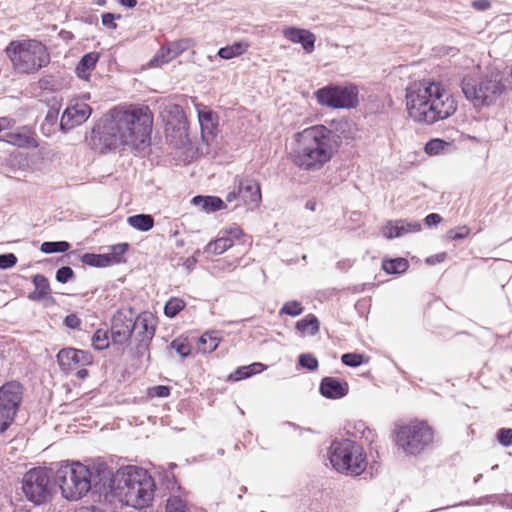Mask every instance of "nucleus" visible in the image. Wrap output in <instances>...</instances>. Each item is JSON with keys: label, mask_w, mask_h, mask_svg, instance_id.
<instances>
[{"label": "nucleus", "mask_w": 512, "mask_h": 512, "mask_svg": "<svg viewBox=\"0 0 512 512\" xmlns=\"http://www.w3.org/2000/svg\"><path fill=\"white\" fill-rule=\"evenodd\" d=\"M344 430L346 435L364 439L369 445H372L377 438L375 430L368 427L362 420L348 421L344 426Z\"/></svg>", "instance_id": "obj_23"}, {"label": "nucleus", "mask_w": 512, "mask_h": 512, "mask_svg": "<svg viewBox=\"0 0 512 512\" xmlns=\"http://www.w3.org/2000/svg\"><path fill=\"white\" fill-rule=\"evenodd\" d=\"M63 324L69 329L79 330L81 326V320L75 313H70L64 317Z\"/></svg>", "instance_id": "obj_58"}, {"label": "nucleus", "mask_w": 512, "mask_h": 512, "mask_svg": "<svg viewBox=\"0 0 512 512\" xmlns=\"http://www.w3.org/2000/svg\"><path fill=\"white\" fill-rule=\"evenodd\" d=\"M496 439L503 447L512 445V428H500L496 433Z\"/></svg>", "instance_id": "obj_55"}, {"label": "nucleus", "mask_w": 512, "mask_h": 512, "mask_svg": "<svg viewBox=\"0 0 512 512\" xmlns=\"http://www.w3.org/2000/svg\"><path fill=\"white\" fill-rule=\"evenodd\" d=\"M165 134L166 138L174 147H186L190 144L187 118L176 122H165Z\"/></svg>", "instance_id": "obj_20"}, {"label": "nucleus", "mask_w": 512, "mask_h": 512, "mask_svg": "<svg viewBox=\"0 0 512 512\" xmlns=\"http://www.w3.org/2000/svg\"><path fill=\"white\" fill-rule=\"evenodd\" d=\"M190 42V39H180L163 45L149 61V66L158 67L172 61L189 48Z\"/></svg>", "instance_id": "obj_17"}, {"label": "nucleus", "mask_w": 512, "mask_h": 512, "mask_svg": "<svg viewBox=\"0 0 512 512\" xmlns=\"http://www.w3.org/2000/svg\"><path fill=\"white\" fill-rule=\"evenodd\" d=\"M450 144L440 138L430 139L424 146V151L429 156H435L444 151Z\"/></svg>", "instance_id": "obj_43"}, {"label": "nucleus", "mask_w": 512, "mask_h": 512, "mask_svg": "<svg viewBox=\"0 0 512 512\" xmlns=\"http://www.w3.org/2000/svg\"><path fill=\"white\" fill-rule=\"evenodd\" d=\"M101 54L93 51L84 54L76 65L75 73L81 80L88 81L91 77V72L95 69Z\"/></svg>", "instance_id": "obj_25"}, {"label": "nucleus", "mask_w": 512, "mask_h": 512, "mask_svg": "<svg viewBox=\"0 0 512 512\" xmlns=\"http://www.w3.org/2000/svg\"><path fill=\"white\" fill-rule=\"evenodd\" d=\"M165 112L167 113V119L165 122H176L187 118L183 107L179 104H169L165 108Z\"/></svg>", "instance_id": "obj_47"}, {"label": "nucleus", "mask_w": 512, "mask_h": 512, "mask_svg": "<svg viewBox=\"0 0 512 512\" xmlns=\"http://www.w3.org/2000/svg\"><path fill=\"white\" fill-rule=\"evenodd\" d=\"M56 479L60 482L62 496L79 500L88 492L100 497L125 498L135 508H144L153 500L155 484L144 468L127 465L116 471L100 459L91 464L66 462L58 467Z\"/></svg>", "instance_id": "obj_1"}, {"label": "nucleus", "mask_w": 512, "mask_h": 512, "mask_svg": "<svg viewBox=\"0 0 512 512\" xmlns=\"http://www.w3.org/2000/svg\"><path fill=\"white\" fill-rule=\"evenodd\" d=\"M249 48V44L245 41H236L231 45H227L225 47H221L217 55L225 60H230L235 57L243 55L247 49Z\"/></svg>", "instance_id": "obj_32"}, {"label": "nucleus", "mask_w": 512, "mask_h": 512, "mask_svg": "<svg viewBox=\"0 0 512 512\" xmlns=\"http://www.w3.org/2000/svg\"><path fill=\"white\" fill-rule=\"evenodd\" d=\"M348 125L346 120H333L329 127L318 124L298 132L290 153L293 164L309 172L322 169L338 152Z\"/></svg>", "instance_id": "obj_2"}, {"label": "nucleus", "mask_w": 512, "mask_h": 512, "mask_svg": "<svg viewBox=\"0 0 512 512\" xmlns=\"http://www.w3.org/2000/svg\"><path fill=\"white\" fill-rule=\"evenodd\" d=\"M110 331L109 329H97L92 336V346L98 351H103L110 346Z\"/></svg>", "instance_id": "obj_38"}, {"label": "nucleus", "mask_w": 512, "mask_h": 512, "mask_svg": "<svg viewBox=\"0 0 512 512\" xmlns=\"http://www.w3.org/2000/svg\"><path fill=\"white\" fill-rule=\"evenodd\" d=\"M166 512H188L186 502L179 496H171L167 499Z\"/></svg>", "instance_id": "obj_49"}, {"label": "nucleus", "mask_w": 512, "mask_h": 512, "mask_svg": "<svg viewBox=\"0 0 512 512\" xmlns=\"http://www.w3.org/2000/svg\"><path fill=\"white\" fill-rule=\"evenodd\" d=\"M151 397L166 398L171 394V387L167 385H156L148 389Z\"/></svg>", "instance_id": "obj_57"}, {"label": "nucleus", "mask_w": 512, "mask_h": 512, "mask_svg": "<svg viewBox=\"0 0 512 512\" xmlns=\"http://www.w3.org/2000/svg\"><path fill=\"white\" fill-rule=\"evenodd\" d=\"M57 363L64 374H71L79 367H86L92 363V355L85 350L65 347L56 355Z\"/></svg>", "instance_id": "obj_13"}, {"label": "nucleus", "mask_w": 512, "mask_h": 512, "mask_svg": "<svg viewBox=\"0 0 512 512\" xmlns=\"http://www.w3.org/2000/svg\"><path fill=\"white\" fill-rule=\"evenodd\" d=\"M169 348L176 351L181 358H187L191 355L192 347L186 339L176 338L171 341Z\"/></svg>", "instance_id": "obj_45"}, {"label": "nucleus", "mask_w": 512, "mask_h": 512, "mask_svg": "<svg viewBox=\"0 0 512 512\" xmlns=\"http://www.w3.org/2000/svg\"><path fill=\"white\" fill-rule=\"evenodd\" d=\"M13 69L20 74H34L50 63V53L37 39L12 40L5 48Z\"/></svg>", "instance_id": "obj_5"}, {"label": "nucleus", "mask_w": 512, "mask_h": 512, "mask_svg": "<svg viewBox=\"0 0 512 512\" xmlns=\"http://www.w3.org/2000/svg\"><path fill=\"white\" fill-rule=\"evenodd\" d=\"M497 503L507 509H512V494H498Z\"/></svg>", "instance_id": "obj_62"}, {"label": "nucleus", "mask_w": 512, "mask_h": 512, "mask_svg": "<svg viewBox=\"0 0 512 512\" xmlns=\"http://www.w3.org/2000/svg\"><path fill=\"white\" fill-rule=\"evenodd\" d=\"M1 141L20 148H36L38 146L37 141L33 137L18 130L13 131L12 125L10 129L1 136Z\"/></svg>", "instance_id": "obj_26"}, {"label": "nucleus", "mask_w": 512, "mask_h": 512, "mask_svg": "<svg viewBox=\"0 0 512 512\" xmlns=\"http://www.w3.org/2000/svg\"><path fill=\"white\" fill-rule=\"evenodd\" d=\"M18 258L14 253L0 254V270H7L17 264Z\"/></svg>", "instance_id": "obj_56"}, {"label": "nucleus", "mask_w": 512, "mask_h": 512, "mask_svg": "<svg viewBox=\"0 0 512 512\" xmlns=\"http://www.w3.org/2000/svg\"><path fill=\"white\" fill-rule=\"evenodd\" d=\"M497 496H498V494L486 495V496H482L478 499L463 501L458 504L451 505V507L465 506V505L493 504V503H497ZM447 508H450V506L448 505V506L444 507L443 509H447Z\"/></svg>", "instance_id": "obj_50"}, {"label": "nucleus", "mask_w": 512, "mask_h": 512, "mask_svg": "<svg viewBox=\"0 0 512 512\" xmlns=\"http://www.w3.org/2000/svg\"><path fill=\"white\" fill-rule=\"evenodd\" d=\"M233 242L231 238L225 236L219 237L216 240L210 241L205 247V252L213 255H220L232 247Z\"/></svg>", "instance_id": "obj_37"}, {"label": "nucleus", "mask_w": 512, "mask_h": 512, "mask_svg": "<svg viewBox=\"0 0 512 512\" xmlns=\"http://www.w3.org/2000/svg\"><path fill=\"white\" fill-rule=\"evenodd\" d=\"M191 204L199 207L205 213H213L226 208L225 201L215 195H196L191 199Z\"/></svg>", "instance_id": "obj_24"}, {"label": "nucleus", "mask_w": 512, "mask_h": 512, "mask_svg": "<svg viewBox=\"0 0 512 512\" xmlns=\"http://www.w3.org/2000/svg\"><path fill=\"white\" fill-rule=\"evenodd\" d=\"M406 107L415 122L434 124L452 116L457 102L440 82L423 79L407 89Z\"/></svg>", "instance_id": "obj_3"}, {"label": "nucleus", "mask_w": 512, "mask_h": 512, "mask_svg": "<svg viewBox=\"0 0 512 512\" xmlns=\"http://www.w3.org/2000/svg\"><path fill=\"white\" fill-rule=\"evenodd\" d=\"M283 35L287 40L301 44L302 48L307 53L314 51L316 37L311 31L292 26L285 28L283 30Z\"/></svg>", "instance_id": "obj_22"}, {"label": "nucleus", "mask_w": 512, "mask_h": 512, "mask_svg": "<svg viewBox=\"0 0 512 512\" xmlns=\"http://www.w3.org/2000/svg\"><path fill=\"white\" fill-rule=\"evenodd\" d=\"M71 245L67 241H45L40 246V251L44 254L65 253Z\"/></svg>", "instance_id": "obj_40"}, {"label": "nucleus", "mask_w": 512, "mask_h": 512, "mask_svg": "<svg viewBox=\"0 0 512 512\" xmlns=\"http://www.w3.org/2000/svg\"><path fill=\"white\" fill-rule=\"evenodd\" d=\"M267 366L261 362H254L250 365L239 366L235 369L234 372L230 373L228 376V381L238 382L244 379H248L254 375L260 374L263 372Z\"/></svg>", "instance_id": "obj_28"}, {"label": "nucleus", "mask_w": 512, "mask_h": 512, "mask_svg": "<svg viewBox=\"0 0 512 512\" xmlns=\"http://www.w3.org/2000/svg\"><path fill=\"white\" fill-rule=\"evenodd\" d=\"M58 116L59 107L51 106L48 109L44 121L40 126V130L44 136L50 137L53 133H55L57 127L59 128Z\"/></svg>", "instance_id": "obj_30"}, {"label": "nucleus", "mask_w": 512, "mask_h": 512, "mask_svg": "<svg viewBox=\"0 0 512 512\" xmlns=\"http://www.w3.org/2000/svg\"><path fill=\"white\" fill-rule=\"evenodd\" d=\"M384 237L394 239L405 235L402 219L388 221L382 229Z\"/></svg>", "instance_id": "obj_39"}, {"label": "nucleus", "mask_w": 512, "mask_h": 512, "mask_svg": "<svg viewBox=\"0 0 512 512\" xmlns=\"http://www.w3.org/2000/svg\"><path fill=\"white\" fill-rule=\"evenodd\" d=\"M226 238H231V241L233 240H239L243 236V230L241 227H239L236 224H233V226L226 229Z\"/></svg>", "instance_id": "obj_60"}, {"label": "nucleus", "mask_w": 512, "mask_h": 512, "mask_svg": "<svg viewBox=\"0 0 512 512\" xmlns=\"http://www.w3.org/2000/svg\"><path fill=\"white\" fill-rule=\"evenodd\" d=\"M303 311H304V307L302 306V304L296 300H293V301H288V302L284 303V305L280 309L279 313H280V315L285 314V315H288L291 317H297L300 314H302Z\"/></svg>", "instance_id": "obj_48"}, {"label": "nucleus", "mask_w": 512, "mask_h": 512, "mask_svg": "<svg viewBox=\"0 0 512 512\" xmlns=\"http://www.w3.org/2000/svg\"><path fill=\"white\" fill-rule=\"evenodd\" d=\"M92 114V108L84 102L68 105L59 121V130L66 133L85 123Z\"/></svg>", "instance_id": "obj_14"}, {"label": "nucleus", "mask_w": 512, "mask_h": 512, "mask_svg": "<svg viewBox=\"0 0 512 512\" xmlns=\"http://www.w3.org/2000/svg\"><path fill=\"white\" fill-rule=\"evenodd\" d=\"M75 278V272L70 266H61L56 270L55 279L61 284H66Z\"/></svg>", "instance_id": "obj_51"}, {"label": "nucleus", "mask_w": 512, "mask_h": 512, "mask_svg": "<svg viewBox=\"0 0 512 512\" xmlns=\"http://www.w3.org/2000/svg\"><path fill=\"white\" fill-rule=\"evenodd\" d=\"M297 365L308 371H316L319 367V361L312 353H302L298 356Z\"/></svg>", "instance_id": "obj_44"}, {"label": "nucleus", "mask_w": 512, "mask_h": 512, "mask_svg": "<svg viewBox=\"0 0 512 512\" xmlns=\"http://www.w3.org/2000/svg\"><path fill=\"white\" fill-rule=\"evenodd\" d=\"M328 458L337 472L348 476H359L367 468V454L363 446L349 438L333 439Z\"/></svg>", "instance_id": "obj_7"}, {"label": "nucleus", "mask_w": 512, "mask_h": 512, "mask_svg": "<svg viewBox=\"0 0 512 512\" xmlns=\"http://www.w3.org/2000/svg\"><path fill=\"white\" fill-rule=\"evenodd\" d=\"M404 225L405 234L417 233L422 230V224L416 220L402 219Z\"/></svg>", "instance_id": "obj_59"}, {"label": "nucleus", "mask_w": 512, "mask_h": 512, "mask_svg": "<svg viewBox=\"0 0 512 512\" xmlns=\"http://www.w3.org/2000/svg\"><path fill=\"white\" fill-rule=\"evenodd\" d=\"M127 223L134 229L147 232L154 226V218L149 214H135L127 218Z\"/></svg>", "instance_id": "obj_34"}, {"label": "nucleus", "mask_w": 512, "mask_h": 512, "mask_svg": "<svg viewBox=\"0 0 512 512\" xmlns=\"http://www.w3.org/2000/svg\"><path fill=\"white\" fill-rule=\"evenodd\" d=\"M295 330L301 335L315 336L320 331V321L315 314L309 313L296 322Z\"/></svg>", "instance_id": "obj_29"}, {"label": "nucleus", "mask_w": 512, "mask_h": 512, "mask_svg": "<svg viewBox=\"0 0 512 512\" xmlns=\"http://www.w3.org/2000/svg\"><path fill=\"white\" fill-rule=\"evenodd\" d=\"M319 393L326 399H342L349 393V384L337 377L325 376L320 381Z\"/></svg>", "instance_id": "obj_19"}, {"label": "nucleus", "mask_w": 512, "mask_h": 512, "mask_svg": "<svg viewBox=\"0 0 512 512\" xmlns=\"http://www.w3.org/2000/svg\"><path fill=\"white\" fill-rule=\"evenodd\" d=\"M434 439L432 428L425 421H411L396 426L395 443L407 455L416 456L423 452Z\"/></svg>", "instance_id": "obj_9"}, {"label": "nucleus", "mask_w": 512, "mask_h": 512, "mask_svg": "<svg viewBox=\"0 0 512 512\" xmlns=\"http://www.w3.org/2000/svg\"><path fill=\"white\" fill-rule=\"evenodd\" d=\"M121 18L122 16L120 14H114L111 12H104L101 14L102 25L110 30H115L117 28L116 20Z\"/></svg>", "instance_id": "obj_54"}, {"label": "nucleus", "mask_w": 512, "mask_h": 512, "mask_svg": "<svg viewBox=\"0 0 512 512\" xmlns=\"http://www.w3.org/2000/svg\"><path fill=\"white\" fill-rule=\"evenodd\" d=\"M198 122L200 126L201 139L209 145L216 137L219 125V116L209 106L196 104Z\"/></svg>", "instance_id": "obj_15"}, {"label": "nucleus", "mask_w": 512, "mask_h": 512, "mask_svg": "<svg viewBox=\"0 0 512 512\" xmlns=\"http://www.w3.org/2000/svg\"><path fill=\"white\" fill-rule=\"evenodd\" d=\"M31 281L35 290L28 294V299L34 302H42L51 293V287L48 278L43 274H35Z\"/></svg>", "instance_id": "obj_27"}, {"label": "nucleus", "mask_w": 512, "mask_h": 512, "mask_svg": "<svg viewBox=\"0 0 512 512\" xmlns=\"http://www.w3.org/2000/svg\"><path fill=\"white\" fill-rule=\"evenodd\" d=\"M234 184L237 186V194H240V200L244 205L258 207L262 201L260 183L249 176H239L234 178Z\"/></svg>", "instance_id": "obj_16"}, {"label": "nucleus", "mask_w": 512, "mask_h": 512, "mask_svg": "<svg viewBox=\"0 0 512 512\" xmlns=\"http://www.w3.org/2000/svg\"><path fill=\"white\" fill-rule=\"evenodd\" d=\"M24 388L16 380L8 381L0 387V404L17 413L23 399Z\"/></svg>", "instance_id": "obj_18"}, {"label": "nucleus", "mask_w": 512, "mask_h": 512, "mask_svg": "<svg viewBox=\"0 0 512 512\" xmlns=\"http://www.w3.org/2000/svg\"><path fill=\"white\" fill-rule=\"evenodd\" d=\"M185 307L186 303L183 299L178 297H172L164 305V315L168 318H174Z\"/></svg>", "instance_id": "obj_42"}, {"label": "nucleus", "mask_w": 512, "mask_h": 512, "mask_svg": "<svg viewBox=\"0 0 512 512\" xmlns=\"http://www.w3.org/2000/svg\"><path fill=\"white\" fill-rule=\"evenodd\" d=\"M314 96L320 105L334 109H351L359 103L358 89L352 84H329L317 89Z\"/></svg>", "instance_id": "obj_11"}, {"label": "nucleus", "mask_w": 512, "mask_h": 512, "mask_svg": "<svg viewBox=\"0 0 512 512\" xmlns=\"http://www.w3.org/2000/svg\"><path fill=\"white\" fill-rule=\"evenodd\" d=\"M86 142L90 148L99 153L115 150L124 145V135L117 122L113 109L109 115L101 118L92 128L89 135H86Z\"/></svg>", "instance_id": "obj_10"}, {"label": "nucleus", "mask_w": 512, "mask_h": 512, "mask_svg": "<svg viewBox=\"0 0 512 512\" xmlns=\"http://www.w3.org/2000/svg\"><path fill=\"white\" fill-rule=\"evenodd\" d=\"M409 268V262L402 257L385 258L382 260V269L387 274H402Z\"/></svg>", "instance_id": "obj_33"}, {"label": "nucleus", "mask_w": 512, "mask_h": 512, "mask_svg": "<svg viewBox=\"0 0 512 512\" xmlns=\"http://www.w3.org/2000/svg\"><path fill=\"white\" fill-rule=\"evenodd\" d=\"M80 260L83 264L96 267V268H104L111 266L107 253L104 254H96V253H90L86 252L82 255H80Z\"/></svg>", "instance_id": "obj_35"}, {"label": "nucleus", "mask_w": 512, "mask_h": 512, "mask_svg": "<svg viewBox=\"0 0 512 512\" xmlns=\"http://www.w3.org/2000/svg\"><path fill=\"white\" fill-rule=\"evenodd\" d=\"M151 342H135V346L132 349L133 356L141 360L144 356H147V360L150 359L149 347Z\"/></svg>", "instance_id": "obj_53"}, {"label": "nucleus", "mask_w": 512, "mask_h": 512, "mask_svg": "<svg viewBox=\"0 0 512 512\" xmlns=\"http://www.w3.org/2000/svg\"><path fill=\"white\" fill-rule=\"evenodd\" d=\"M130 245L127 242L118 243L110 246V252L107 253L109 262L112 265L124 263L125 254L129 250Z\"/></svg>", "instance_id": "obj_36"}, {"label": "nucleus", "mask_w": 512, "mask_h": 512, "mask_svg": "<svg viewBox=\"0 0 512 512\" xmlns=\"http://www.w3.org/2000/svg\"><path fill=\"white\" fill-rule=\"evenodd\" d=\"M220 341L221 337L218 331H206L199 338V350L203 353H211L218 348Z\"/></svg>", "instance_id": "obj_31"}, {"label": "nucleus", "mask_w": 512, "mask_h": 512, "mask_svg": "<svg viewBox=\"0 0 512 512\" xmlns=\"http://www.w3.org/2000/svg\"><path fill=\"white\" fill-rule=\"evenodd\" d=\"M447 254L445 252H441L435 255H431L426 258L425 262L428 265H435L443 262L446 259Z\"/></svg>", "instance_id": "obj_63"}, {"label": "nucleus", "mask_w": 512, "mask_h": 512, "mask_svg": "<svg viewBox=\"0 0 512 512\" xmlns=\"http://www.w3.org/2000/svg\"><path fill=\"white\" fill-rule=\"evenodd\" d=\"M471 230L469 227L467 226H460V227H457V228H453V229H450L448 232H447V238L451 241H457V240H462V239H465L469 236Z\"/></svg>", "instance_id": "obj_52"}, {"label": "nucleus", "mask_w": 512, "mask_h": 512, "mask_svg": "<svg viewBox=\"0 0 512 512\" xmlns=\"http://www.w3.org/2000/svg\"><path fill=\"white\" fill-rule=\"evenodd\" d=\"M137 329L135 342H152L156 332V321L152 313L142 312L135 317Z\"/></svg>", "instance_id": "obj_21"}, {"label": "nucleus", "mask_w": 512, "mask_h": 512, "mask_svg": "<svg viewBox=\"0 0 512 512\" xmlns=\"http://www.w3.org/2000/svg\"><path fill=\"white\" fill-rule=\"evenodd\" d=\"M460 86L465 98L475 107L494 104L507 90L506 80L500 72H491L479 80L466 75L462 78Z\"/></svg>", "instance_id": "obj_8"}, {"label": "nucleus", "mask_w": 512, "mask_h": 512, "mask_svg": "<svg viewBox=\"0 0 512 512\" xmlns=\"http://www.w3.org/2000/svg\"><path fill=\"white\" fill-rule=\"evenodd\" d=\"M442 221V217L438 213H430L425 216L423 222L428 227H436Z\"/></svg>", "instance_id": "obj_61"}, {"label": "nucleus", "mask_w": 512, "mask_h": 512, "mask_svg": "<svg viewBox=\"0 0 512 512\" xmlns=\"http://www.w3.org/2000/svg\"><path fill=\"white\" fill-rule=\"evenodd\" d=\"M472 6L478 11H485L490 8L491 3L489 0H474Z\"/></svg>", "instance_id": "obj_64"}, {"label": "nucleus", "mask_w": 512, "mask_h": 512, "mask_svg": "<svg viewBox=\"0 0 512 512\" xmlns=\"http://www.w3.org/2000/svg\"><path fill=\"white\" fill-rule=\"evenodd\" d=\"M112 109L124 135V145L138 152L149 147L153 126V114L149 107L130 105Z\"/></svg>", "instance_id": "obj_4"}, {"label": "nucleus", "mask_w": 512, "mask_h": 512, "mask_svg": "<svg viewBox=\"0 0 512 512\" xmlns=\"http://www.w3.org/2000/svg\"><path fill=\"white\" fill-rule=\"evenodd\" d=\"M369 361V357L363 353L348 352L341 356V362L343 365L351 368H356L362 364H366Z\"/></svg>", "instance_id": "obj_41"}, {"label": "nucleus", "mask_w": 512, "mask_h": 512, "mask_svg": "<svg viewBox=\"0 0 512 512\" xmlns=\"http://www.w3.org/2000/svg\"><path fill=\"white\" fill-rule=\"evenodd\" d=\"M17 413L0 404V433L5 432L13 423Z\"/></svg>", "instance_id": "obj_46"}, {"label": "nucleus", "mask_w": 512, "mask_h": 512, "mask_svg": "<svg viewBox=\"0 0 512 512\" xmlns=\"http://www.w3.org/2000/svg\"><path fill=\"white\" fill-rule=\"evenodd\" d=\"M60 465L65 463H57L55 468L34 467L23 475L21 490L27 501L41 506L53 500L56 486L60 488V482L56 479Z\"/></svg>", "instance_id": "obj_6"}, {"label": "nucleus", "mask_w": 512, "mask_h": 512, "mask_svg": "<svg viewBox=\"0 0 512 512\" xmlns=\"http://www.w3.org/2000/svg\"><path fill=\"white\" fill-rule=\"evenodd\" d=\"M110 337L113 345L127 344L135 330V317L132 308L118 309L110 320Z\"/></svg>", "instance_id": "obj_12"}]
</instances>
